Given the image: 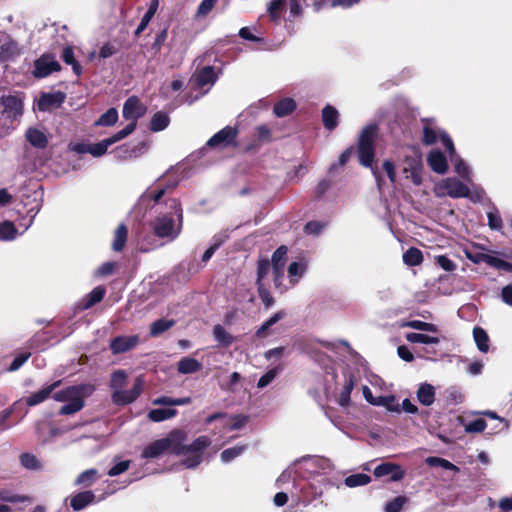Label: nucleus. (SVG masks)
<instances>
[{
	"instance_id": "f257e3e1",
	"label": "nucleus",
	"mask_w": 512,
	"mask_h": 512,
	"mask_svg": "<svg viewBox=\"0 0 512 512\" xmlns=\"http://www.w3.org/2000/svg\"><path fill=\"white\" fill-rule=\"evenodd\" d=\"M187 434L179 429L171 431L166 437L158 439L146 446L141 457L143 459H154L163 455L165 452L182 457V465L186 468H195L203 458L204 450L210 445V439L207 436H200L187 445L184 442Z\"/></svg>"
},
{
	"instance_id": "f03ea898",
	"label": "nucleus",
	"mask_w": 512,
	"mask_h": 512,
	"mask_svg": "<svg viewBox=\"0 0 512 512\" xmlns=\"http://www.w3.org/2000/svg\"><path fill=\"white\" fill-rule=\"evenodd\" d=\"M129 375L123 369L115 370L110 377L109 387L112 391L111 400L117 406H125L133 403L143 392L144 378L138 376L130 389H125Z\"/></svg>"
},
{
	"instance_id": "7ed1b4c3",
	"label": "nucleus",
	"mask_w": 512,
	"mask_h": 512,
	"mask_svg": "<svg viewBox=\"0 0 512 512\" xmlns=\"http://www.w3.org/2000/svg\"><path fill=\"white\" fill-rule=\"evenodd\" d=\"M95 390L92 384H79L68 386L62 390H55L52 399L64 404L58 411L59 415H73L83 409L85 399Z\"/></svg>"
},
{
	"instance_id": "20e7f679",
	"label": "nucleus",
	"mask_w": 512,
	"mask_h": 512,
	"mask_svg": "<svg viewBox=\"0 0 512 512\" xmlns=\"http://www.w3.org/2000/svg\"><path fill=\"white\" fill-rule=\"evenodd\" d=\"M167 205L171 212L156 218L153 222V230L159 238L173 241L178 237L182 229L183 213L177 199H169Z\"/></svg>"
},
{
	"instance_id": "39448f33",
	"label": "nucleus",
	"mask_w": 512,
	"mask_h": 512,
	"mask_svg": "<svg viewBox=\"0 0 512 512\" xmlns=\"http://www.w3.org/2000/svg\"><path fill=\"white\" fill-rule=\"evenodd\" d=\"M378 132L376 124L367 125L359 137L358 142V158L361 165L371 168L372 174L376 180L377 186L381 189L383 179L377 167H373L375 157V139Z\"/></svg>"
},
{
	"instance_id": "423d86ee",
	"label": "nucleus",
	"mask_w": 512,
	"mask_h": 512,
	"mask_svg": "<svg viewBox=\"0 0 512 512\" xmlns=\"http://www.w3.org/2000/svg\"><path fill=\"white\" fill-rule=\"evenodd\" d=\"M434 192L438 197L449 196L451 198H471L469 187L456 177H447L439 181L434 188Z\"/></svg>"
},
{
	"instance_id": "0eeeda50",
	"label": "nucleus",
	"mask_w": 512,
	"mask_h": 512,
	"mask_svg": "<svg viewBox=\"0 0 512 512\" xmlns=\"http://www.w3.org/2000/svg\"><path fill=\"white\" fill-rule=\"evenodd\" d=\"M287 252L288 249L286 246H280L273 253L270 263L273 268L275 288L278 289L280 292L286 291L289 288V286L283 283Z\"/></svg>"
},
{
	"instance_id": "6e6552de",
	"label": "nucleus",
	"mask_w": 512,
	"mask_h": 512,
	"mask_svg": "<svg viewBox=\"0 0 512 512\" xmlns=\"http://www.w3.org/2000/svg\"><path fill=\"white\" fill-rule=\"evenodd\" d=\"M305 462L308 466V469L316 474L313 478V482L311 483V487L314 490L315 496H321L323 494V490L316 487V482L322 483L324 485L330 484L329 480L324 476L325 470L330 467V463L328 460L323 458H311L307 459Z\"/></svg>"
},
{
	"instance_id": "1a4fd4ad",
	"label": "nucleus",
	"mask_w": 512,
	"mask_h": 512,
	"mask_svg": "<svg viewBox=\"0 0 512 512\" xmlns=\"http://www.w3.org/2000/svg\"><path fill=\"white\" fill-rule=\"evenodd\" d=\"M135 130V124L129 123L125 128L114 134L113 136L106 138L98 143L90 144L89 154L94 157H100L104 155L108 148L114 143L122 140L123 138L130 135Z\"/></svg>"
},
{
	"instance_id": "9d476101",
	"label": "nucleus",
	"mask_w": 512,
	"mask_h": 512,
	"mask_svg": "<svg viewBox=\"0 0 512 512\" xmlns=\"http://www.w3.org/2000/svg\"><path fill=\"white\" fill-rule=\"evenodd\" d=\"M421 168L422 160L416 152L413 151L412 155L405 156L403 161V173L406 175V178L411 179L415 185L422 183Z\"/></svg>"
},
{
	"instance_id": "9b49d317",
	"label": "nucleus",
	"mask_w": 512,
	"mask_h": 512,
	"mask_svg": "<svg viewBox=\"0 0 512 512\" xmlns=\"http://www.w3.org/2000/svg\"><path fill=\"white\" fill-rule=\"evenodd\" d=\"M61 68L59 62L51 54H43L34 62L33 75L36 78H44L52 72L59 71Z\"/></svg>"
},
{
	"instance_id": "f8f14e48",
	"label": "nucleus",
	"mask_w": 512,
	"mask_h": 512,
	"mask_svg": "<svg viewBox=\"0 0 512 512\" xmlns=\"http://www.w3.org/2000/svg\"><path fill=\"white\" fill-rule=\"evenodd\" d=\"M140 339L138 335H120L111 339L109 348L112 354H122L134 349Z\"/></svg>"
},
{
	"instance_id": "ddd939ff",
	"label": "nucleus",
	"mask_w": 512,
	"mask_h": 512,
	"mask_svg": "<svg viewBox=\"0 0 512 512\" xmlns=\"http://www.w3.org/2000/svg\"><path fill=\"white\" fill-rule=\"evenodd\" d=\"M1 113L8 119H16L22 114V100L15 95L2 96L0 101Z\"/></svg>"
},
{
	"instance_id": "4468645a",
	"label": "nucleus",
	"mask_w": 512,
	"mask_h": 512,
	"mask_svg": "<svg viewBox=\"0 0 512 512\" xmlns=\"http://www.w3.org/2000/svg\"><path fill=\"white\" fill-rule=\"evenodd\" d=\"M21 53L18 43L6 33L0 32V60L14 59Z\"/></svg>"
},
{
	"instance_id": "2eb2a0df",
	"label": "nucleus",
	"mask_w": 512,
	"mask_h": 512,
	"mask_svg": "<svg viewBox=\"0 0 512 512\" xmlns=\"http://www.w3.org/2000/svg\"><path fill=\"white\" fill-rule=\"evenodd\" d=\"M62 384V380H57V381H54L53 383L49 384V385H46L44 386L43 388H41L40 390L32 393L31 395H29L25 401H26V404L29 406V407H33V406H36V405H39L41 403H43L44 401H46L49 397H52V393L58 388L60 387V385Z\"/></svg>"
},
{
	"instance_id": "dca6fc26",
	"label": "nucleus",
	"mask_w": 512,
	"mask_h": 512,
	"mask_svg": "<svg viewBox=\"0 0 512 512\" xmlns=\"http://www.w3.org/2000/svg\"><path fill=\"white\" fill-rule=\"evenodd\" d=\"M237 136V130L233 127L226 126L215 135H213L206 143L208 147H225L231 144Z\"/></svg>"
},
{
	"instance_id": "f3484780",
	"label": "nucleus",
	"mask_w": 512,
	"mask_h": 512,
	"mask_svg": "<svg viewBox=\"0 0 512 512\" xmlns=\"http://www.w3.org/2000/svg\"><path fill=\"white\" fill-rule=\"evenodd\" d=\"M166 189L165 188H159L157 190H152L151 188H148L145 192L142 193V195L139 197L135 209L139 210H147L153 207V203H158L160 199L165 195Z\"/></svg>"
},
{
	"instance_id": "a211bd4d",
	"label": "nucleus",
	"mask_w": 512,
	"mask_h": 512,
	"mask_svg": "<svg viewBox=\"0 0 512 512\" xmlns=\"http://www.w3.org/2000/svg\"><path fill=\"white\" fill-rule=\"evenodd\" d=\"M374 475L376 477L391 475V480L396 482L403 479L405 471L398 464L385 462L375 467Z\"/></svg>"
},
{
	"instance_id": "6ab92c4d",
	"label": "nucleus",
	"mask_w": 512,
	"mask_h": 512,
	"mask_svg": "<svg viewBox=\"0 0 512 512\" xmlns=\"http://www.w3.org/2000/svg\"><path fill=\"white\" fill-rule=\"evenodd\" d=\"M144 109L136 97H129L123 105V117L131 120L130 123L136 125V121L143 115Z\"/></svg>"
},
{
	"instance_id": "aec40b11",
	"label": "nucleus",
	"mask_w": 512,
	"mask_h": 512,
	"mask_svg": "<svg viewBox=\"0 0 512 512\" xmlns=\"http://www.w3.org/2000/svg\"><path fill=\"white\" fill-rule=\"evenodd\" d=\"M467 257L473 261L474 263H478L480 261H483L487 265L498 269L503 270L506 272H512V263L507 262L501 258H498L496 256L490 255V254H480L477 258L472 257L471 255L467 254Z\"/></svg>"
},
{
	"instance_id": "412c9836",
	"label": "nucleus",
	"mask_w": 512,
	"mask_h": 512,
	"mask_svg": "<svg viewBox=\"0 0 512 512\" xmlns=\"http://www.w3.org/2000/svg\"><path fill=\"white\" fill-rule=\"evenodd\" d=\"M363 395L365 399L373 405L385 406L390 411L400 412L399 405H393L395 400L393 396H380L378 398H374L370 388L367 386L363 387Z\"/></svg>"
},
{
	"instance_id": "4be33fe9",
	"label": "nucleus",
	"mask_w": 512,
	"mask_h": 512,
	"mask_svg": "<svg viewBox=\"0 0 512 512\" xmlns=\"http://www.w3.org/2000/svg\"><path fill=\"white\" fill-rule=\"evenodd\" d=\"M65 101V94L61 91L44 93L38 100V108L41 111L49 110L51 107L60 106Z\"/></svg>"
},
{
	"instance_id": "5701e85b",
	"label": "nucleus",
	"mask_w": 512,
	"mask_h": 512,
	"mask_svg": "<svg viewBox=\"0 0 512 512\" xmlns=\"http://www.w3.org/2000/svg\"><path fill=\"white\" fill-rule=\"evenodd\" d=\"M427 162L430 168L438 174H444L448 169L447 159L439 150H432L427 157Z\"/></svg>"
},
{
	"instance_id": "b1692460",
	"label": "nucleus",
	"mask_w": 512,
	"mask_h": 512,
	"mask_svg": "<svg viewBox=\"0 0 512 512\" xmlns=\"http://www.w3.org/2000/svg\"><path fill=\"white\" fill-rule=\"evenodd\" d=\"M286 316L284 310H280L267 319L256 331V337L266 338L273 334L272 327Z\"/></svg>"
},
{
	"instance_id": "393cba45",
	"label": "nucleus",
	"mask_w": 512,
	"mask_h": 512,
	"mask_svg": "<svg viewBox=\"0 0 512 512\" xmlns=\"http://www.w3.org/2000/svg\"><path fill=\"white\" fill-rule=\"evenodd\" d=\"M26 140L35 148L44 149L48 145V137L46 134L37 129L29 128L25 133Z\"/></svg>"
},
{
	"instance_id": "a878e982",
	"label": "nucleus",
	"mask_w": 512,
	"mask_h": 512,
	"mask_svg": "<svg viewBox=\"0 0 512 512\" xmlns=\"http://www.w3.org/2000/svg\"><path fill=\"white\" fill-rule=\"evenodd\" d=\"M416 396L420 404L431 406L435 401V388L429 383H422L416 392Z\"/></svg>"
},
{
	"instance_id": "bb28decb",
	"label": "nucleus",
	"mask_w": 512,
	"mask_h": 512,
	"mask_svg": "<svg viewBox=\"0 0 512 512\" xmlns=\"http://www.w3.org/2000/svg\"><path fill=\"white\" fill-rule=\"evenodd\" d=\"M454 171L467 183L472 182V171L470 167L456 153L450 156Z\"/></svg>"
},
{
	"instance_id": "cd10ccee",
	"label": "nucleus",
	"mask_w": 512,
	"mask_h": 512,
	"mask_svg": "<svg viewBox=\"0 0 512 512\" xmlns=\"http://www.w3.org/2000/svg\"><path fill=\"white\" fill-rule=\"evenodd\" d=\"M307 270V263L304 261H295L288 266V277L290 286L296 285L304 276Z\"/></svg>"
},
{
	"instance_id": "c85d7f7f",
	"label": "nucleus",
	"mask_w": 512,
	"mask_h": 512,
	"mask_svg": "<svg viewBox=\"0 0 512 512\" xmlns=\"http://www.w3.org/2000/svg\"><path fill=\"white\" fill-rule=\"evenodd\" d=\"M202 364L195 358L183 357L177 363V370L180 374H192L201 370Z\"/></svg>"
},
{
	"instance_id": "c756f323",
	"label": "nucleus",
	"mask_w": 512,
	"mask_h": 512,
	"mask_svg": "<svg viewBox=\"0 0 512 512\" xmlns=\"http://www.w3.org/2000/svg\"><path fill=\"white\" fill-rule=\"evenodd\" d=\"M217 80V74L212 66L202 68L196 75L195 81L198 86L213 85Z\"/></svg>"
},
{
	"instance_id": "7c9ffc66",
	"label": "nucleus",
	"mask_w": 512,
	"mask_h": 512,
	"mask_svg": "<svg viewBox=\"0 0 512 512\" xmlns=\"http://www.w3.org/2000/svg\"><path fill=\"white\" fill-rule=\"evenodd\" d=\"M95 495L92 491H84L71 498L70 505L75 511H80L93 502Z\"/></svg>"
},
{
	"instance_id": "2f4dec72",
	"label": "nucleus",
	"mask_w": 512,
	"mask_h": 512,
	"mask_svg": "<svg viewBox=\"0 0 512 512\" xmlns=\"http://www.w3.org/2000/svg\"><path fill=\"white\" fill-rule=\"evenodd\" d=\"M338 118L339 113L334 107L327 105L323 108L322 120L323 125L326 129L333 130L334 128H336V126L338 125Z\"/></svg>"
},
{
	"instance_id": "473e14b6",
	"label": "nucleus",
	"mask_w": 512,
	"mask_h": 512,
	"mask_svg": "<svg viewBox=\"0 0 512 512\" xmlns=\"http://www.w3.org/2000/svg\"><path fill=\"white\" fill-rule=\"evenodd\" d=\"M158 7H159V0H152L150 2L148 10L146 11L144 16L142 17V19H141L137 29L135 30V35L136 36L140 35L147 28V26L149 25L151 19L153 18V16L157 12Z\"/></svg>"
},
{
	"instance_id": "72a5a7b5",
	"label": "nucleus",
	"mask_w": 512,
	"mask_h": 512,
	"mask_svg": "<svg viewBox=\"0 0 512 512\" xmlns=\"http://www.w3.org/2000/svg\"><path fill=\"white\" fill-rule=\"evenodd\" d=\"M296 108V102L292 98H284L274 105V114L277 117H285Z\"/></svg>"
},
{
	"instance_id": "f704fd0d",
	"label": "nucleus",
	"mask_w": 512,
	"mask_h": 512,
	"mask_svg": "<svg viewBox=\"0 0 512 512\" xmlns=\"http://www.w3.org/2000/svg\"><path fill=\"white\" fill-rule=\"evenodd\" d=\"M20 464L27 470L40 471L43 469L42 462L32 453H22L19 456Z\"/></svg>"
},
{
	"instance_id": "c9c22d12",
	"label": "nucleus",
	"mask_w": 512,
	"mask_h": 512,
	"mask_svg": "<svg viewBox=\"0 0 512 512\" xmlns=\"http://www.w3.org/2000/svg\"><path fill=\"white\" fill-rule=\"evenodd\" d=\"M177 415V410L173 408L152 409L148 413V418L153 422H162L171 419Z\"/></svg>"
},
{
	"instance_id": "e433bc0d",
	"label": "nucleus",
	"mask_w": 512,
	"mask_h": 512,
	"mask_svg": "<svg viewBox=\"0 0 512 512\" xmlns=\"http://www.w3.org/2000/svg\"><path fill=\"white\" fill-rule=\"evenodd\" d=\"M128 230L124 224H120L115 233L114 239L112 243V249L116 252H120L123 250L126 240H127Z\"/></svg>"
},
{
	"instance_id": "4c0bfd02",
	"label": "nucleus",
	"mask_w": 512,
	"mask_h": 512,
	"mask_svg": "<svg viewBox=\"0 0 512 512\" xmlns=\"http://www.w3.org/2000/svg\"><path fill=\"white\" fill-rule=\"evenodd\" d=\"M170 123V118L167 113L159 111L155 113L150 122V130L159 132L164 130Z\"/></svg>"
},
{
	"instance_id": "58836bf2",
	"label": "nucleus",
	"mask_w": 512,
	"mask_h": 512,
	"mask_svg": "<svg viewBox=\"0 0 512 512\" xmlns=\"http://www.w3.org/2000/svg\"><path fill=\"white\" fill-rule=\"evenodd\" d=\"M18 231L11 221L0 223V241H12L16 239Z\"/></svg>"
},
{
	"instance_id": "ea45409f",
	"label": "nucleus",
	"mask_w": 512,
	"mask_h": 512,
	"mask_svg": "<svg viewBox=\"0 0 512 512\" xmlns=\"http://www.w3.org/2000/svg\"><path fill=\"white\" fill-rule=\"evenodd\" d=\"M406 340L410 343H422L426 345L438 344L440 339L438 337L430 336L422 333H408Z\"/></svg>"
},
{
	"instance_id": "a19ab883",
	"label": "nucleus",
	"mask_w": 512,
	"mask_h": 512,
	"mask_svg": "<svg viewBox=\"0 0 512 512\" xmlns=\"http://www.w3.org/2000/svg\"><path fill=\"white\" fill-rule=\"evenodd\" d=\"M371 482V477L367 474L357 473L345 478L344 483L349 488L365 486Z\"/></svg>"
},
{
	"instance_id": "79ce46f5",
	"label": "nucleus",
	"mask_w": 512,
	"mask_h": 512,
	"mask_svg": "<svg viewBox=\"0 0 512 512\" xmlns=\"http://www.w3.org/2000/svg\"><path fill=\"white\" fill-rule=\"evenodd\" d=\"M105 288L102 286L95 287L86 297L85 303L83 304V309H89L98 302H100L105 295Z\"/></svg>"
},
{
	"instance_id": "37998d69",
	"label": "nucleus",
	"mask_w": 512,
	"mask_h": 512,
	"mask_svg": "<svg viewBox=\"0 0 512 512\" xmlns=\"http://www.w3.org/2000/svg\"><path fill=\"white\" fill-rule=\"evenodd\" d=\"M403 261L408 266L420 265L423 261V254L418 248L411 247L403 254Z\"/></svg>"
},
{
	"instance_id": "c03bdc74",
	"label": "nucleus",
	"mask_w": 512,
	"mask_h": 512,
	"mask_svg": "<svg viewBox=\"0 0 512 512\" xmlns=\"http://www.w3.org/2000/svg\"><path fill=\"white\" fill-rule=\"evenodd\" d=\"M473 337L478 349L481 352H487L489 349V338L484 329L475 327L473 329Z\"/></svg>"
},
{
	"instance_id": "a18cd8bd",
	"label": "nucleus",
	"mask_w": 512,
	"mask_h": 512,
	"mask_svg": "<svg viewBox=\"0 0 512 512\" xmlns=\"http://www.w3.org/2000/svg\"><path fill=\"white\" fill-rule=\"evenodd\" d=\"M62 59L67 65H71L75 75L79 76L82 73V68L79 62L74 57L72 47L67 46L63 49Z\"/></svg>"
},
{
	"instance_id": "49530a36",
	"label": "nucleus",
	"mask_w": 512,
	"mask_h": 512,
	"mask_svg": "<svg viewBox=\"0 0 512 512\" xmlns=\"http://www.w3.org/2000/svg\"><path fill=\"white\" fill-rule=\"evenodd\" d=\"M213 336L224 347H228L234 342V337L229 334L221 325L214 326Z\"/></svg>"
},
{
	"instance_id": "de8ad7c7",
	"label": "nucleus",
	"mask_w": 512,
	"mask_h": 512,
	"mask_svg": "<svg viewBox=\"0 0 512 512\" xmlns=\"http://www.w3.org/2000/svg\"><path fill=\"white\" fill-rule=\"evenodd\" d=\"M174 320L159 319L151 324L150 334L156 337L174 326Z\"/></svg>"
},
{
	"instance_id": "09e8293b",
	"label": "nucleus",
	"mask_w": 512,
	"mask_h": 512,
	"mask_svg": "<svg viewBox=\"0 0 512 512\" xmlns=\"http://www.w3.org/2000/svg\"><path fill=\"white\" fill-rule=\"evenodd\" d=\"M98 472L96 469H88L82 472L76 479V485H83L85 487L91 486L97 479Z\"/></svg>"
},
{
	"instance_id": "8fccbe9b",
	"label": "nucleus",
	"mask_w": 512,
	"mask_h": 512,
	"mask_svg": "<svg viewBox=\"0 0 512 512\" xmlns=\"http://www.w3.org/2000/svg\"><path fill=\"white\" fill-rule=\"evenodd\" d=\"M118 120V112L115 108L108 109L101 117L96 121V125L109 127L114 125Z\"/></svg>"
},
{
	"instance_id": "3c124183",
	"label": "nucleus",
	"mask_w": 512,
	"mask_h": 512,
	"mask_svg": "<svg viewBox=\"0 0 512 512\" xmlns=\"http://www.w3.org/2000/svg\"><path fill=\"white\" fill-rule=\"evenodd\" d=\"M246 449L245 445L235 446L222 451L220 458L223 463H229L236 457L240 456Z\"/></svg>"
},
{
	"instance_id": "603ef678",
	"label": "nucleus",
	"mask_w": 512,
	"mask_h": 512,
	"mask_svg": "<svg viewBox=\"0 0 512 512\" xmlns=\"http://www.w3.org/2000/svg\"><path fill=\"white\" fill-rule=\"evenodd\" d=\"M487 423L483 418H477L464 423V430L467 433H480L485 430Z\"/></svg>"
},
{
	"instance_id": "864d4df0",
	"label": "nucleus",
	"mask_w": 512,
	"mask_h": 512,
	"mask_svg": "<svg viewBox=\"0 0 512 512\" xmlns=\"http://www.w3.org/2000/svg\"><path fill=\"white\" fill-rule=\"evenodd\" d=\"M281 367H274L262 375L257 383V387L262 389L268 386L280 373Z\"/></svg>"
},
{
	"instance_id": "5fc2aeb1",
	"label": "nucleus",
	"mask_w": 512,
	"mask_h": 512,
	"mask_svg": "<svg viewBox=\"0 0 512 512\" xmlns=\"http://www.w3.org/2000/svg\"><path fill=\"white\" fill-rule=\"evenodd\" d=\"M440 132L436 130L431 124H427L423 128V142L426 145H432L436 143L438 135L440 136Z\"/></svg>"
},
{
	"instance_id": "6e6d98bb",
	"label": "nucleus",
	"mask_w": 512,
	"mask_h": 512,
	"mask_svg": "<svg viewBox=\"0 0 512 512\" xmlns=\"http://www.w3.org/2000/svg\"><path fill=\"white\" fill-rule=\"evenodd\" d=\"M426 463L430 466H440L446 470L459 471V468L453 463L440 457H428Z\"/></svg>"
},
{
	"instance_id": "4d7b16f0",
	"label": "nucleus",
	"mask_w": 512,
	"mask_h": 512,
	"mask_svg": "<svg viewBox=\"0 0 512 512\" xmlns=\"http://www.w3.org/2000/svg\"><path fill=\"white\" fill-rule=\"evenodd\" d=\"M404 326L410 327V328H413L416 330L427 331V332L435 333L438 331L436 325H434L432 323L423 322L420 320L409 321Z\"/></svg>"
},
{
	"instance_id": "13d9d810",
	"label": "nucleus",
	"mask_w": 512,
	"mask_h": 512,
	"mask_svg": "<svg viewBox=\"0 0 512 512\" xmlns=\"http://www.w3.org/2000/svg\"><path fill=\"white\" fill-rule=\"evenodd\" d=\"M286 0H273L269 7L268 12L273 21H277L280 18Z\"/></svg>"
},
{
	"instance_id": "bf43d9fd",
	"label": "nucleus",
	"mask_w": 512,
	"mask_h": 512,
	"mask_svg": "<svg viewBox=\"0 0 512 512\" xmlns=\"http://www.w3.org/2000/svg\"><path fill=\"white\" fill-rule=\"evenodd\" d=\"M353 386L354 383L352 378L347 379L340 393L339 403L341 406H345L349 403L350 394L353 390Z\"/></svg>"
},
{
	"instance_id": "052dcab7",
	"label": "nucleus",
	"mask_w": 512,
	"mask_h": 512,
	"mask_svg": "<svg viewBox=\"0 0 512 512\" xmlns=\"http://www.w3.org/2000/svg\"><path fill=\"white\" fill-rule=\"evenodd\" d=\"M295 470L293 467H288L285 469L280 476L276 480V486L278 488H282L285 483H288L289 481L295 482Z\"/></svg>"
},
{
	"instance_id": "680f3d73",
	"label": "nucleus",
	"mask_w": 512,
	"mask_h": 512,
	"mask_svg": "<svg viewBox=\"0 0 512 512\" xmlns=\"http://www.w3.org/2000/svg\"><path fill=\"white\" fill-rule=\"evenodd\" d=\"M257 286H258L259 297H260L262 303L264 304L265 308L272 307L273 304H274V298L272 297L270 292L265 287V284L264 283H260Z\"/></svg>"
},
{
	"instance_id": "e2e57ef3",
	"label": "nucleus",
	"mask_w": 512,
	"mask_h": 512,
	"mask_svg": "<svg viewBox=\"0 0 512 512\" xmlns=\"http://www.w3.org/2000/svg\"><path fill=\"white\" fill-rule=\"evenodd\" d=\"M405 502L406 498L404 496H398L393 500L387 502L384 510L385 512H400Z\"/></svg>"
},
{
	"instance_id": "0e129e2a",
	"label": "nucleus",
	"mask_w": 512,
	"mask_h": 512,
	"mask_svg": "<svg viewBox=\"0 0 512 512\" xmlns=\"http://www.w3.org/2000/svg\"><path fill=\"white\" fill-rule=\"evenodd\" d=\"M270 262L266 259H263V260H260L258 262V267H257V285H259L260 283H264V278L268 275L269 271H270Z\"/></svg>"
},
{
	"instance_id": "69168bd1",
	"label": "nucleus",
	"mask_w": 512,
	"mask_h": 512,
	"mask_svg": "<svg viewBox=\"0 0 512 512\" xmlns=\"http://www.w3.org/2000/svg\"><path fill=\"white\" fill-rule=\"evenodd\" d=\"M488 225L493 230H500L502 228V219L496 209L487 213Z\"/></svg>"
},
{
	"instance_id": "338daca9",
	"label": "nucleus",
	"mask_w": 512,
	"mask_h": 512,
	"mask_svg": "<svg viewBox=\"0 0 512 512\" xmlns=\"http://www.w3.org/2000/svg\"><path fill=\"white\" fill-rule=\"evenodd\" d=\"M435 260L436 264L447 272H452L457 267V265L445 255H439L435 258Z\"/></svg>"
},
{
	"instance_id": "774afa93",
	"label": "nucleus",
	"mask_w": 512,
	"mask_h": 512,
	"mask_svg": "<svg viewBox=\"0 0 512 512\" xmlns=\"http://www.w3.org/2000/svg\"><path fill=\"white\" fill-rule=\"evenodd\" d=\"M129 466H130L129 460L118 462L117 464H115L113 467H111L109 469L108 475L110 477L118 476V475L124 473L125 471H127Z\"/></svg>"
}]
</instances>
